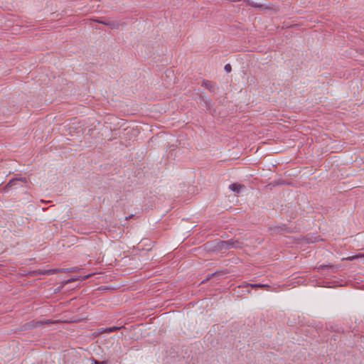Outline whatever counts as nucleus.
<instances>
[{"mask_svg": "<svg viewBox=\"0 0 364 364\" xmlns=\"http://www.w3.org/2000/svg\"><path fill=\"white\" fill-rule=\"evenodd\" d=\"M251 287L253 289L256 288H260L262 289H267L268 291H273V289L268 284H251Z\"/></svg>", "mask_w": 364, "mask_h": 364, "instance_id": "7", "label": "nucleus"}, {"mask_svg": "<svg viewBox=\"0 0 364 364\" xmlns=\"http://www.w3.org/2000/svg\"><path fill=\"white\" fill-rule=\"evenodd\" d=\"M334 267H335L334 265L322 264V265H320L318 267H314V269H317L319 271V270H322V269H333Z\"/></svg>", "mask_w": 364, "mask_h": 364, "instance_id": "10", "label": "nucleus"}, {"mask_svg": "<svg viewBox=\"0 0 364 364\" xmlns=\"http://www.w3.org/2000/svg\"><path fill=\"white\" fill-rule=\"evenodd\" d=\"M245 186L243 184H240L237 183H234L230 185L229 188L232 190L233 192L239 193L242 189L245 188Z\"/></svg>", "mask_w": 364, "mask_h": 364, "instance_id": "6", "label": "nucleus"}, {"mask_svg": "<svg viewBox=\"0 0 364 364\" xmlns=\"http://www.w3.org/2000/svg\"><path fill=\"white\" fill-rule=\"evenodd\" d=\"M41 203H48L49 201H45V200H41Z\"/></svg>", "mask_w": 364, "mask_h": 364, "instance_id": "16", "label": "nucleus"}, {"mask_svg": "<svg viewBox=\"0 0 364 364\" xmlns=\"http://www.w3.org/2000/svg\"><path fill=\"white\" fill-rule=\"evenodd\" d=\"M18 181H21L23 183H26L27 182V179L24 177H21V178H13L11 180H10L9 181V183L4 186V191H7L9 188L14 186H16L17 183H18Z\"/></svg>", "mask_w": 364, "mask_h": 364, "instance_id": "4", "label": "nucleus"}, {"mask_svg": "<svg viewBox=\"0 0 364 364\" xmlns=\"http://www.w3.org/2000/svg\"><path fill=\"white\" fill-rule=\"evenodd\" d=\"M57 322H58L57 321H53L51 319H46V320H43V321L33 320V321L27 323L26 325V328H35L42 326V325H50V324L56 323Z\"/></svg>", "mask_w": 364, "mask_h": 364, "instance_id": "3", "label": "nucleus"}, {"mask_svg": "<svg viewBox=\"0 0 364 364\" xmlns=\"http://www.w3.org/2000/svg\"><path fill=\"white\" fill-rule=\"evenodd\" d=\"M95 364H106V363L105 361L100 362L95 360Z\"/></svg>", "mask_w": 364, "mask_h": 364, "instance_id": "14", "label": "nucleus"}, {"mask_svg": "<svg viewBox=\"0 0 364 364\" xmlns=\"http://www.w3.org/2000/svg\"><path fill=\"white\" fill-rule=\"evenodd\" d=\"M205 246L209 250L216 251L229 250L230 248H242L244 244L242 242L233 239L227 241L217 240L212 242H207Z\"/></svg>", "mask_w": 364, "mask_h": 364, "instance_id": "1", "label": "nucleus"}, {"mask_svg": "<svg viewBox=\"0 0 364 364\" xmlns=\"http://www.w3.org/2000/svg\"><path fill=\"white\" fill-rule=\"evenodd\" d=\"M76 269H77V267H74V268H71L70 271V272H75Z\"/></svg>", "mask_w": 364, "mask_h": 364, "instance_id": "15", "label": "nucleus"}, {"mask_svg": "<svg viewBox=\"0 0 364 364\" xmlns=\"http://www.w3.org/2000/svg\"><path fill=\"white\" fill-rule=\"evenodd\" d=\"M90 20L93 21L95 22H97L98 23H101V24L107 26L111 29H119L120 26H124V25H126L125 22L109 21V20L107 19L106 18H104L103 19H90Z\"/></svg>", "mask_w": 364, "mask_h": 364, "instance_id": "2", "label": "nucleus"}, {"mask_svg": "<svg viewBox=\"0 0 364 364\" xmlns=\"http://www.w3.org/2000/svg\"><path fill=\"white\" fill-rule=\"evenodd\" d=\"M245 1H246V2H247V4L249 6H252V7L259 8V9H262V10H263V9H267V6H264V5H262V4H259L255 3L254 1H250V0H245Z\"/></svg>", "mask_w": 364, "mask_h": 364, "instance_id": "8", "label": "nucleus"}, {"mask_svg": "<svg viewBox=\"0 0 364 364\" xmlns=\"http://www.w3.org/2000/svg\"><path fill=\"white\" fill-rule=\"evenodd\" d=\"M363 256L364 257V255Z\"/></svg>", "mask_w": 364, "mask_h": 364, "instance_id": "18", "label": "nucleus"}, {"mask_svg": "<svg viewBox=\"0 0 364 364\" xmlns=\"http://www.w3.org/2000/svg\"><path fill=\"white\" fill-rule=\"evenodd\" d=\"M119 328H120V327L113 326V327H110V328H107L105 330V331L108 332V333H111V332L117 331Z\"/></svg>", "mask_w": 364, "mask_h": 364, "instance_id": "11", "label": "nucleus"}, {"mask_svg": "<svg viewBox=\"0 0 364 364\" xmlns=\"http://www.w3.org/2000/svg\"><path fill=\"white\" fill-rule=\"evenodd\" d=\"M225 70L227 72V73H230L231 70H232V67L230 64H226L225 65V68H224Z\"/></svg>", "mask_w": 364, "mask_h": 364, "instance_id": "12", "label": "nucleus"}, {"mask_svg": "<svg viewBox=\"0 0 364 364\" xmlns=\"http://www.w3.org/2000/svg\"><path fill=\"white\" fill-rule=\"evenodd\" d=\"M58 272V269H47V270L39 271L38 274H41V275H50V274L57 273Z\"/></svg>", "mask_w": 364, "mask_h": 364, "instance_id": "9", "label": "nucleus"}, {"mask_svg": "<svg viewBox=\"0 0 364 364\" xmlns=\"http://www.w3.org/2000/svg\"><path fill=\"white\" fill-rule=\"evenodd\" d=\"M47 209H48V208H43V211L46 210Z\"/></svg>", "mask_w": 364, "mask_h": 364, "instance_id": "17", "label": "nucleus"}, {"mask_svg": "<svg viewBox=\"0 0 364 364\" xmlns=\"http://www.w3.org/2000/svg\"><path fill=\"white\" fill-rule=\"evenodd\" d=\"M251 284H250V283L243 282L242 284L241 285V287H251Z\"/></svg>", "mask_w": 364, "mask_h": 364, "instance_id": "13", "label": "nucleus"}, {"mask_svg": "<svg viewBox=\"0 0 364 364\" xmlns=\"http://www.w3.org/2000/svg\"><path fill=\"white\" fill-rule=\"evenodd\" d=\"M202 86L208 90L210 92L215 93L218 88L216 84L212 81L204 80L202 82Z\"/></svg>", "mask_w": 364, "mask_h": 364, "instance_id": "5", "label": "nucleus"}]
</instances>
